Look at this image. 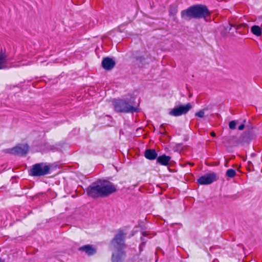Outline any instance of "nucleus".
<instances>
[{
  "instance_id": "6",
  "label": "nucleus",
  "mask_w": 262,
  "mask_h": 262,
  "mask_svg": "<svg viewBox=\"0 0 262 262\" xmlns=\"http://www.w3.org/2000/svg\"><path fill=\"white\" fill-rule=\"evenodd\" d=\"M125 233L120 230L112 241V244L116 249H123L125 247L124 238Z\"/></svg>"
},
{
  "instance_id": "4",
  "label": "nucleus",
  "mask_w": 262,
  "mask_h": 262,
  "mask_svg": "<svg viewBox=\"0 0 262 262\" xmlns=\"http://www.w3.org/2000/svg\"><path fill=\"white\" fill-rule=\"evenodd\" d=\"M113 105L116 112L119 113H134L137 108L130 105L129 102L119 99L113 101Z\"/></svg>"
},
{
  "instance_id": "23",
  "label": "nucleus",
  "mask_w": 262,
  "mask_h": 262,
  "mask_svg": "<svg viewBox=\"0 0 262 262\" xmlns=\"http://www.w3.org/2000/svg\"><path fill=\"white\" fill-rule=\"evenodd\" d=\"M239 196H240V195L237 193L233 194V195H226L225 197H226L227 198H230L233 200H236V199H238V198H239Z\"/></svg>"
},
{
  "instance_id": "11",
  "label": "nucleus",
  "mask_w": 262,
  "mask_h": 262,
  "mask_svg": "<svg viewBox=\"0 0 262 262\" xmlns=\"http://www.w3.org/2000/svg\"><path fill=\"white\" fill-rule=\"evenodd\" d=\"M102 68L106 70L112 69L115 66V61L110 57H105L102 61Z\"/></svg>"
},
{
  "instance_id": "1",
  "label": "nucleus",
  "mask_w": 262,
  "mask_h": 262,
  "mask_svg": "<svg viewBox=\"0 0 262 262\" xmlns=\"http://www.w3.org/2000/svg\"><path fill=\"white\" fill-rule=\"evenodd\" d=\"M116 191V186L113 183L101 180L92 183L86 189L88 195L94 199L107 197Z\"/></svg>"
},
{
  "instance_id": "16",
  "label": "nucleus",
  "mask_w": 262,
  "mask_h": 262,
  "mask_svg": "<svg viewBox=\"0 0 262 262\" xmlns=\"http://www.w3.org/2000/svg\"><path fill=\"white\" fill-rule=\"evenodd\" d=\"M251 31L253 34L257 36H260L261 35V29L258 26H253L251 28Z\"/></svg>"
},
{
  "instance_id": "21",
  "label": "nucleus",
  "mask_w": 262,
  "mask_h": 262,
  "mask_svg": "<svg viewBox=\"0 0 262 262\" xmlns=\"http://www.w3.org/2000/svg\"><path fill=\"white\" fill-rule=\"evenodd\" d=\"M236 122L234 120L231 121L229 122V127L231 129H234L236 127Z\"/></svg>"
},
{
  "instance_id": "10",
  "label": "nucleus",
  "mask_w": 262,
  "mask_h": 262,
  "mask_svg": "<svg viewBox=\"0 0 262 262\" xmlns=\"http://www.w3.org/2000/svg\"><path fill=\"white\" fill-rule=\"evenodd\" d=\"M9 60L7 54L1 49L0 51V70L9 68L8 61Z\"/></svg>"
},
{
  "instance_id": "14",
  "label": "nucleus",
  "mask_w": 262,
  "mask_h": 262,
  "mask_svg": "<svg viewBox=\"0 0 262 262\" xmlns=\"http://www.w3.org/2000/svg\"><path fill=\"white\" fill-rule=\"evenodd\" d=\"M171 157L164 154L160 156L157 158V163L164 166H167L169 164Z\"/></svg>"
},
{
  "instance_id": "17",
  "label": "nucleus",
  "mask_w": 262,
  "mask_h": 262,
  "mask_svg": "<svg viewBox=\"0 0 262 262\" xmlns=\"http://www.w3.org/2000/svg\"><path fill=\"white\" fill-rule=\"evenodd\" d=\"M169 15L171 16H174L178 12V8L176 6L170 5L168 10Z\"/></svg>"
},
{
  "instance_id": "28",
  "label": "nucleus",
  "mask_w": 262,
  "mask_h": 262,
  "mask_svg": "<svg viewBox=\"0 0 262 262\" xmlns=\"http://www.w3.org/2000/svg\"><path fill=\"white\" fill-rule=\"evenodd\" d=\"M189 164H190L191 165H193V164H190V163H189Z\"/></svg>"
},
{
  "instance_id": "20",
  "label": "nucleus",
  "mask_w": 262,
  "mask_h": 262,
  "mask_svg": "<svg viewBox=\"0 0 262 262\" xmlns=\"http://www.w3.org/2000/svg\"><path fill=\"white\" fill-rule=\"evenodd\" d=\"M141 240L142 241V243L139 246V250L140 251L143 250V248L145 247L146 241H145V239L143 237H141Z\"/></svg>"
},
{
  "instance_id": "27",
  "label": "nucleus",
  "mask_w": 262,
  "mask_h": 262,
  "mask_svg": "<svg viewBox=\"0 0 262 262\" xmlns=\"http://www.w3.org/2000/svg\"><path fill=\"white\" fill-rule=\"evenodd\" d=\"M0 262H5V260L0 258Z\"/></svg>"
},
{
  "instance_id": "9",
  "label": "nucleus",
  "mask_w": 262,
  "mask_h": 262,
  "mask_svg": "<svg viewBox=\"0 0 262 262\" xmlns=\"http://www.w3.org/2000/svg\"><path fill=\"white\" fill-rule=\"evenodd\" d=\"M254 138V134L252 130L245 132L241 136L240 140L243 143H249L250 141Z\"/></svg>"
},
{
  "instance_id": "18",
  "label": "nucleus",
  "mask_w": 262,
  "mask_h": 262,
  "mask_svg": "<svg viewBox=\"0 0 262 262\" xmlns=\"http://www.w3.org/2000/svg\"><path fill=\"white\" fill-rule=\"evenodd\" d=\"M236 175V171L233 169H229L227 170L226 176L229 178H232Z\"/></svg>"
},
{
  "instance_id": "7",
  "label": "nucleus",
  "mask_w": 262,
  "mask_h": 262,
  "mask_svg": "<svg viewBox=\"0 0 262 262\" xmlns=\"http://www.w3.org/2000/svg\"><path fill=\"white\" fill-rule=\"evenodd\" d=\"M29 146L28 144H19L15 147L7 149L8 153L13 155L25 156L28 152Z\"/></svg>"
},
{
  "instance_id": "3",
  "label": "nucleus",
  "mask_w": 262,
  "mask_h": 262,
  "mask_svg": "<svg viewBox=\"0 0 262 262\" xmlns=\"http://www.w3.org/2000/svg\"><path fill=\"white\" fill-rule=\"evenodd\" d=\"M51 165L46 163H39L34 164L29 170V174L33 177H40L48 174L51 168Z\"/></svg>"
},
{
  "instance_id": "12",
  "label": "nucleus",
  "mask_w": 262,
  "mask_h": 262,
  "mask_svg": "<svg viewBox=\"0 0 262 262\" xmlns=\"http://www.w3.org/2000/svg\"><path fill=\"white\" fill-rule=\"evenodd\" d=\"M125 255L123 249H117V252L113 253L112 257V262H122L123 258Z\"/></svg>"
},
{
  "instance_id": "26",
  "label": "nucleus",
  "mask_w": 262,
  "mask_h": 262,
  "mask_svg": "<svg viewBox=\"0 0 262 262\" xmlns=\"http://www.w3.org/2000/svg\"><path fill=\"white\" fill-rule=\"evenodd\" d=\"M148 235V234L146 232H142V235L144 236H146Z\"/></svg>"
},
{
  "instance_id": "8",
  "label": "nucleus",
  "mask_w": 262,
  "mask_h": 262,
  "mask_svg": "<svg viewBox=\"0 0 262 262\" xmlns=\"http://www.w3.org/2000/svg\"><path fill=\"white\" fill-rule=\"evenodd\" d=\"M216 180V174L212 172L201 176L198 179L197 182L200 185H208Z\"/></svg>"
},
{
  "instance_id": "5",
  "label": "nucleus",
  "mask_w": 262,
  "mask_h": 262,
  "mask_svg": "<svg viewBox=\"0 0 262 262\" xmlns=\"http://www.w3.org/2000/svg\"><path fill=\"white\" fill-rule=\"evenodd\" d=\"M192 108V105L190 103L186 105H181L175 107L170 111L169 114L172 116L178 117L183 115L186 114Z\"/></svg>"
},
{
  "instance_id": "24",
  "label": "nucleus",
  "mask_w": 262,
  "mask_h": 262,
  "mask_svg": "<svg viewBox=\"0 0 262 262\" xmlns=\"http://www.w3.org/2000/svg\"><path fill=\"white\" fill-rule=\"evenodd\" d=\"M244 127H245V125H244V124H242L238 126V129L239 130H242L244 129Z\"/></svg>"
},
{
  "instance_id": "13",
  "label": "nucleus",
  "mask_w": 262,
  "mask_h": 262,
  "mask_svg": "<svg viewBox=\"0 0 262 262\" xmlns=\"http://www.w3.org/2000/svg\"><path fill=\"white\" fill-rule=\"evenodd\" d=\"M78 250L85 252L88 256L93 255L96 253V249L91 245H86L81 246L78 248Z\"/></svg>"
},
{
  "instance_id": "15",
  "label": "nucleus",
  "mask_w": 262,
  "mask_h": 262,
  "mask_svg": "<svg viewBox=\"0 0 262 262\" xmlns=\"http://www.w3.org/2000/svg\"><path fill=\"white\" fill-rule=\"evenodd\" d=\"M144 156L148 160H153L157 158L158 154L155 149H148L145 151Z\"/></svg>"
},
{
  "instance_id": "2",
  "label": "nucleus",
  "mask_w": 262,
  "mask_h": 262,
  "mask_svg": "<svg viewBox=\"0 0 262 262\" xmlns=\"http://www.w3.org/2000/svg\"><path fill=\"white\" fill-rule=\"evenodd\" d=\"M211 15V11L206 5L203 4L192 5L181 12V17L186 20H189L192 18H202L208 21L210 19Z\"/></svg>"
},
{
  "instance_id": "22",
  "label": "nucleus",
  "mask_w": 262,
  "mask_h": 262,
  "mask_svg": "<svg viewBox=\"0 0 262 262\" xmlns=\"http://www.w3.org/2000/svg\"><path fill=\"white\" fill-rule=\"evenodd\" d=\"M205 112L204 110H200L195 114V116L200 118H203L204 116Z\"/></svg>"
},
{
  "instance_id": "25",
  "label": "nucleus",
  "mask_w": 262,
  "mask_h": 262,
  "mask_svg": "<svg viewBox=\"0 0 262 262\" xmlns=\"http://www.w3.org/2000/svg\"><path fill=\"white\" fill-rule=\"evenodd\" d=\"M210 135H211L212 137H215V136H216V134H215V133L214 132H211L210 133Z\"/></svg>"
},
{
  "instance_id": "19",
  "label": "nucleus",
  "mask_w": 262,
  "mask_h": 262,
  "mask_svg": "<svg viewBox=\"0 0 262 262\" xmlns=\"http://www.w3.org/2000/svg\"><path fill=\"white\" fill-rule=\"evenodd\" d=\"M235 27V26L231 25V27ZM241 28H243L247 29L248 25L246 24L243 23V24H241L238 25V26H236V30H238Z\"/></svg>"
}]
</instances>
